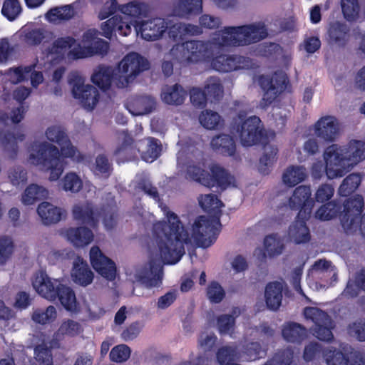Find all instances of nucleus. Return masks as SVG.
<instances>
[{"mask_svg":"<svg viewBox=\"0 0 365 365\" xmlns=\"http://www.w3.org/2000/svg\"><path fill=\"white\" fill-rule=\"evenodd\" d=\"M162 101L170 105H179L183 103L186 97V91L178 84L165 86L161 91Z\"/></svg>","mask_w":365,"mask_h":365,"instance_id":"nucleus-31","label":"nucleus"},{"mask_svg":"<svg viewBox=\"0 0 365 365\" xmlns=\"http://www.w3.org/2000/svg\"><path fill=\"white\" fill-rule=\"evenodd\" d=\"M177 155L178 169L186 179L195 180L210 187L214 185L212 180L205 170V163L202 154L195 146L181 145Z\"/></svg>","mask_w":365,"mask_h":365,"instance_id":"nucleus-8","label":"nucleus"},{"mask_svg":"<svg viewBox=\"0 0 365 365\" xmlns=\"http://www.w3.org/2000/svg\"><path fill=\"white\" fill-rule=\"evenodd\" d=\"M361 177L359 173H351L342 182L339 188L340 195L346 196L353 192L360 185Z\"/></svg>","mask_w":365,"mask_h":365,"instance_id":"nucleus-46","label":"nucleus"},{"mask_svg":"<svg viewBox=\"0 0 365 365\" xmlns=\"http://www.w3.org/2000/svg\"><path fill=\"white\" fill-rule=\"evenodd\" d=\"M68 83L72 87V94L82 106L88 110H92L99 101L98 91L91 85L85 84V79L78 73H71Z\"/></svg>","mask_w":365,"mask_h":365,"instance_id":"nucleus-14","label":"nucleus"},{"mask_svg":"<svg viewBox=\"0 0 365 365\" xmlns=\"http://www.w3.org/2000/svg\"><path fill=\"white\" fill-rule=\"evenodd\" d=\"M48 196V191L46 188L37 184H31L22 193L21 201L24 205H31Z\"/></svg>","mask_w":365,"mask_h":365,"instance_id":"nucleus-33","label":"nucleus"},{"mask_svg":"<svg viewBox=\"0 0 365 365\" xmlns=\"http://www.w3.org/2000/svg\"><path fill=\"white\" fill-rule=\"evenodd\" d=\"M364 206L361 195H356L349 199L344 205L341 214V225L347 234H351L359 230L365 235V215L360 217Z\"/></svg>","mask_w":365,"mask_h":365,"instance_id":"nucleus-13","label":"nucleus"},{"mask_svg":"<svg viewBox=\"0 0 365 365\" xmlns=\"http://www.w3.org/2000/svg\"><path fill=\"white\" fill-rule=\"evenodd\" d=\"M334 187L328 184H323L318 187L315 193V199L319 202L330 200L334 195Z\"/></svg>","mask_w":365,"mask_h":365,"instance_id":"nucleus-62","label":"nucleus"},{"mask_svg":"<svg viewBox=\"0 0 365 365\" xmlns=\"http://www.w3.org/2000/svg\"><path fill=\"white\" fill-rule=\"evenodd\" d=\"M327 365H348V359L339 351L329 350L324 353Z\"/></svg>","mask_w":365,"mask_h":365,"instance_id":"nucleus-60","label":"nucleus"},{"mask_svg":"<svg viewBox=\"0 0 365 365\" xmlns=\"http://www.w3.org/2000/svg\"><path fill=\"white\" fill-rule=\"evenodd\" d=\"M60 185L66 192L77 193L82 189L83 182L78 174L68 172L61 180Z\"/></svg>","mask_w":365,"mask_h":365,"instance_id":"nucleus-40","label":"nucleus"},{"mask_svg":"<svg viewBox=\"0 0 365 365\" xmlns=\"http://www.w3.org/2000/svg\"><path fill=\"white\" fill-rule=\"evenodd\" d=\"M71 277L76 284L83 287L89 285L93 280V272L86 262L80 257H77L73 262Z\"/></svg>","mask_w":365,"mask_h":365,"instance_id":"nucleus-23","label":"nucleus"},{"mask_svg":"<svg viewBox=\"0 0 365 365\" xmlns=\"http://www.w3.org/2000/svg\"><path fill=\"white\" fill-rule=\"evenodd\" d=\"M46 139L56 145L40 140H34L27 148V161L41 170L49 171V180L56 181L62 175L66 165V158L73 162L83 160V155L71 144L64 129L60 125L48 126L45 131Z\"/></svg>","mask_w":365,"mask_h":365,"instance_id":"nucleus-3","label":"nucleus"},{"mask_svg":"<svg viewBox=\"0 0 365 365\" xmlns=\"http://www.w3.org/2000/svg\"><path fill=\"white\" fill-rule=\"evenodd\" d=\"M225 294L223 288L216 282H212L207 288V297L212 303L220 302Z\"/></svg>","mask_w":365,"mask_h":365,"instance_id":"nucleus-56","label":"nucleus"},{"mask_svg":"<svg viewBox=\"0 0 365 365\" xmlns=\"http://www.w3.org/2000/svg\"><path fill=\"white\" fill-rule=\"evenodd\" d=\"M323 159L327 177L341 178L365 160V142L352 139L345 145L332 144L324 150Z\"/></svg>","mask_w":365,"mask_h":365,"instance_id":"nucleus-5","label":"nucleus"},{"mask_svg":"<svg viewBox=\"0 0 365 365\" xmlns=\"http://www.w3.org/2000/svg\"><path fill=\"white\" fill-rule=\"evenodd\" d=\"M307 178L306 168L303 166L292 165L288 167L282 175V181L288 187H294Z\"/></svg>","mask_w":365,"mask_h":365,"instance_id":"nucleus-36","label":"nucleus"},{"mask_svg":"<svg viewBox=\"0 0 365 365\" xmlns=\"http://www.w3.org/2000/svg\"><path fill=\"white\" fill-rule=\"evenodd\" d=\"M282 284L274 282L267 284L265 289V300L267 307L272 310L277 309L282 302Z\"/></svg>","mask_w":365,"mask_h":365,"instance_id":"nucleus-34","label":"nucleus"},{"mask_svg":"<svg viewBox=\"0 0 365 365\" xmlns=\"http://www.w3.org/2000/svg\"><path fill=\"white\" fill-rule=\"evenodd\" d=\"M114 73L115 70L111 68L101 66L94 71L91 76V81L101 90L106 91L109 88L112 82L116 86V83L113 80Z\"/></svg>","mask_w":365,"mask_h":365,"instance_id":"nucleus-30","label":"nucleus"},{"mask_svg":"<svg viewBox=\"0 0 365 365\" xmlns=\"http://www.w3.org/2000/svg\"><path fill=\"white\" fill-rule=\"evenodd\" d=\"M265 355V352L260 348L258 343H251L245 349V353L240 357L245 360L253 361L262 358Z\"/></svg>","mask_w":365,"mask_h":365,"instance_id":"nucleus-58","label":"nucleus"},{"mask_svg":"<svg viewBox=\"0 0 365 365\" xmlns=\"http://www.w3.org/2000/svg\"><path fill=\"white\" fill-rule=\"evenodd\" d=\"M200 124L207 129H214L220 122V116L211 110L203 111L199 117Z\"/></svg>","mask_w":365,"mask_h":365,"instance_id":"nucleus-52","label":"nucleus"},{"mask_svg":"<svg viewBox=\"0 0 365 365\" xmlns=\"http://www.w3.org/2000/svg\"><path fill=\"white\" fill-rule=\"evenodd\" d=\"M267 35L263 23L229 26L215 32L207 41H190L174 46L170 56L182 64L205 63L220 72L252 68L247 58L227 55L225 49L260 41Z\"/></svg>","mask_w":365,"mask_h":365,"instance_id":"nucleus-2","label":"nucleus"},{"mask_svg":"<svg viewBox=\"0 0 365 365\" xmlns=\"http://www.w3.org/2000/svg\"><path fill=\"white\" fill-rule=\"evenodd\" d=\"M166 29H169L170 37L175 41L183 40L187 36H196L202 33L201 28L190 24L176 23L169 26L168 23L160 18L142 21L136 24L135 28L137 35L146 41L158 39Z\"/></svg>","mask_w":365,"mask_h":365,"instance_id":"nucleus-7","label":"nucleus"},{"mask_svg":"<svg viewBox=\"0 0 365 365\" xmlns=\"http://www.w3.org/2000/svg\"><path fill=\"white\" fill-rule=\"evenodd\" d=\"M31 71V67H18L9 68L5 71H0V75L4 76L2 78L5 82L17 83L27 78V75Z\"/></svg>","mask_w":365,"mask_h":365,"instance_id":"nucleus-42","label":"nucleus"},{"mask_svg":"<svg viewBox=\"0 0 365 365\" xmlns=\"http://www.w3.org/2000/svg\"><path fill=\"white\" fill-rule=\"evenodd\" d=\"M305 334V329L299 324L288 323L284 326L282 335L285 340L290 342L299 341Z\"/></svg>","mask_w":365,"mask_h":365,"instance_id":"nucleus-45","label":"nucleus"},{"mask_svg":"<svg viewBox=\"0 0 365 365\" xmlns=\"http://www.w3.org/2000/svg\"><path fill=\"white\" fill-rule=\"evenodd\" d=\"M339 212V207L334 202L321 206L315 212L316 219L327 221L335 217Z\"/></svg>","mask_w":365,"mask_h":365,"instance_id":"nucleus-49","label":"nucleus"},{"mask_svg":"<svg viewBox=\"0 0 365 365\" xmlns=\"http://www.w3.org/2000/svg\"><path fill=\"white\" fill-rule=\"evenodd\" d=\"M13 250L11 238L6 236L0 237V264H4L9 259Z\"/></svg>","mask_w":365,"mask_h":365,"instance_id":"nucleus-54","label":"nucleus"},{"mask_svg":"<svg viewBox=\"0 0 365 365\" xmlns=\"http://www.w3.org/2000/svg\"><path fill=\"white\" fill-rule=\"evenodd\" d=\"M98 31L88 29L83 36L80 43H76L75 38L65 36L57 38L52 46L43 53L46 60L42 63L45 70L63 59L66 54L72 58H83L94 55H104L108 50V43L98 37Z\"/></svg>","mask_w":365,"mask_h":365,"instance_id":"nucleus-4","label":"nucleus"},{"mask_svg":"<svg viewBox=\"0 0 365 365\" xmlns=\"http://www.w3.org/2000/svg\"><path fill=\"white\" fill-rule=\"evenodd\" d=\"M73 215L75 220L81 223L87 224L93 227L97 225L100 215L88 202L76 204L73 207Z\"/></svg>","mask_w":365,"mask_h":365,"instance_id":"nucleus-24","label":"nucleus"},{"mask_svg":"<svg viewBox=\"0 0 365 365\" xmlns=\"http://www.w3.org/2000/svg\"><path fill=\"white\" fill-rule=\"evenodd\" d=\"M201 207L213 213L212 217L200 216L190 229L185 230L178 215L163 203H159L168 224L158 222L153 224V232L158 249L151 252L150 262L145 267L135 270L134 279L147 288L159 287L163 279L161 262L167 264L178 263L185 254V245L195 244L199 247H210L217 238L220 230V213L222 203L212 194L202 195L199 199Z\"/></svg>","mask_w":365,"mask_h":365,"instance_id":"nucleus-1","label":"nucleus"},{"mask_svg":"<svg viewBox=\"0 0 365 365\" xmlns=\"http://www.w3.org/2000/svg\"><path fill=\"white\" fill-rule=\"evenodd\" d=\"M190 101L195 107L202 108L205 106L208 99L206 93L202 91L199 88H193L190 91Z\"/></svg>","mask_w":365,"mask_h":365,"instance_id":"nucleus-61","label":"nucleus"},{"mask_svg":"<svg viewBox=\"0 0 365 365\" xmlns=\"http://www.w3.org/2000/svg\"><path fill=\"white\" fill-rule=\"evenodd\" d=\"M118 10L125 16L116 15L101 24L102 35L106 38H110L113 33L123 36H128L132 31V26L135 28V25L140 24L137 19L145 14L146 6L137 1H131L120 5Z\"/></svg>","mask_w":365,"mask_h":365,"instance_id":"nucleus-9","label":"nucleus"},{"mask_svg":"<svg viewBox=\"0 0 365 365\" xmlns=\"http://www.w3.org/2000/svg\"><path fill=\"white\" fill-rule=\"evenodd\" d=\"M344 17L349 21H356L359 14L360 6L358 0H341Z\"/></svg>","mask_w":365,"mask_h":365,"instance_id":"nucleus-47","label":"nucleus"},{"mask_svg":"<svg viewBox=\"0 0 365 365\" xmlns=\"http://www.w3.org/2000/svg\"><path fill=\"white\" fill-rule=\"evenodd\" d=\"M277 148L275 146L266 145L264 154L259 160V170L263 175L269 173L272 165L275 161Z\"/></svg>","mask_w":365,"mask_h":365,"instance_id":"nucleus-44","label":"nucleus"},{"mask_svg":"<svg viewBox=\"0 0 365 365\" xmlns=\"http://www.w3.org/2000/svg\"><path fill=\"white\" fill-rule=\"evenodd\" d=\"M202 11V0H180L174 12L175 15L188 17L195 15Z\"/></svg>","mask_w":365,"mask_h":365,"instance_id":"nucleus-37","label":"nucleus"},{"mask_svg":"<svg viewBox=\"0 0 365 365\" xmlns=\"http://www.w3.org/2000/svg\"><path fill=\"white\" fill-rule=\"evenodd\" d=\"M20 33L23 40L29 45H38L52 38V32L34 24L25 25Z\"/></svg>","mask_w":365,"mask_h":365,"instance_id":"nucleus-20","label":"nucleus"},{"mask_svg":"<svg viewBox=\"0 0 365 365\" xmlns=\"http://www.w3.org/2000/svg\"><path fill=\"white\" fill-rule=\"evenodd\" d=\"M309 274L313 277H322L324 279L329 278L325 284H320V288L331 286L336 280V272L331 263L324 259L317 261L309 271Z\"/></svg>","mask_w":365,"mask_h":365,"instance_id":"nucleus-26","label":"nucleus"},{"mask_svg":"<svg viewBox=\"0 0 365 365\" xmlns=\"http://www.w3.org/2000/svg\"><path fill=\"white\" fill-rule=\"evenodd\" d=\"M340 125L337 119L332 115L322 117L314 125L315 134L328 142H333L339 135Z\"/></svg>","mask_w":365,"mask_h":365,"instance_id":"nucleus-19","label":"nucleus"},{"mask_svg":"<svg viewBox=\"0 0 365 365\" xmlns=\"http://www.w3.org/2000/svg\"><path fill=\"white\" fill-rule=\"evenodd\" d=\"M57 319V310L55 307L50 305L46 309H36L31 314L34 322L41 325L53 323Z\"/></svg>","mask_w":365,"mask_h":365,"instance_id":"nucleus-38","label":"nucleus"},{"mask_svg":"<svg viewBox=\"0 0 365 365\" xmlns=\"http://www.w3.org/2000/svg\"><path fill=\"white\" fill-rule=\"evenodd\" d=\"M130 349L127 345L120 344L112 349L110 358L111 361L115 362H123L130 357Z\"/></svg>","mask_w":365,"mask_h":365,"instance_id":"nucleus-55","label":"nucleus"},{"mask_svg":"<svg viewBox=\"0 0 365 365\" xmlns=\"http://www.w3.org/2000/svg\"><path fill=\"white\" fill-rule=\"evenodd\" d=\"M1 13L9 21L16 19L21 13V6L19 1L5 0Z\"/></svg>","mask_w":365,"mask_h":365,"instance_id":"nucleus-50","label":"nucleus"},{"mask_svg":"<svg viewBox=\"0 0 365 365\" xmlns=\"http://www.w3.org/2000/svg\"><path fill=\"white\" fill-rule=\"evenodd\" d=\"M37 213L44 225H51L61 220L63 210L48 202H43L38 205Z\"/></svg>","mask_w":365,"mask_h":365,"instance_id":"nucleus-27","label":"nucleus"},{"mask_svg":"<svg viewBox=\"0 0 365 365\" xmlns=\"http://www.w3.org/2000/svg\"><path fill=\"white\" fill-rule=\"evenodd\" d=\"M311 195L312 191L309 186L300 185L294 190L289 200L288 205L291 209H299V217L309 219L314 205Z\"/></svg>","mask_w":365,"mask_h":365,"instance_id":"nucleus-17","label":"nucleus"},{"mask_svg":"<svg viewBox=\"0 0 365 365\" xmlns=\"http://www.w3.org/2000/svg\"><path fill=\"white\" fill-rule=\"evenodd\" d=\"M149 68L147 59L137 53H130L118 63L113 80L118 88L127 87L143 71Z\"/></svg>","mask_w":365,"mask_h":365,"instance_id":"nucleus-12","label":"nucleus"},{"mask_svg":"<svg viewBox=\"0 0 365 365\" xmlns=\"http://www.w3.org/2000/svg\"><path fill=\"white\" fill-rule=\"evenodd\" d=\"M130 187H133L137 192H143L155 200H158L156 188L152 187L145 174L136 175L134 181L130 185Z\"/></svg>","mask_w":365,"mask_h":365,"instance_id":"nucleus-41","label":"nucleus"},{"mask_svg":"<svg viewBox=\"0 0 365 365\" xmlns=\"http://www.w3.org/2000/svg\"><path fill=\"white\" fill-rule=\"evenodd\" d=\"M347 32L348 29L345 24L336 22L331 25L329 29V36L333 41L339 43L346 38Z\"/></svg>","mask_w":365,"mask_h":365,"instance_id":"nucleus-53","label":"nucleus"},{"mask_svg":"<svg viewBox=\"0 0 365 365\" xmlns=\"http://www.w3.org/2000/svg\"><path fill=\"white\" fill-rule=\"evenodd\" d=\"M153 98L144 96L137 98L127 104V109L133 115H143L150 113L155 108Z\"/></svg>","mask_w":365,"mask_h":365,"instance_id":"nucleus-32","label":"nucleus"},{"mask_svg":"<svg viewBox=\"0 0 365 365\" xmlns=\"http://www.w3.org/2000/svg\"><path fill=\"white\" fill-rule=\"evenodd\" d=\"M212 148L223 155H232L235 152V145L232 138L222 134L213 138L210 143Z\"/></svg>","mask_w":365,"mask_h":365,"instance_id":"nucleus-35","label":"nucleus"},{"mask_svg":"<svg viewBox=\"0 0 365 365\" xmlns=\"http://www.w3.org/2000/svg\"><path fill=\"white\" fill-rule=\"evenodd\" d=\"M35 363L33 365H52L51 351L45 344L38 345L34 349Z\"/></svg>","mask_w":365,"mask_h":365,"instance_id":"nucleus-51","label":"nucleus"},{"mask_svg":"<svg viewBox=\"0 0 365 365\" xmlns=\"http://www.w3.org/2000/svg\"><path fill=\"white\" fill-rule=\"evenodd\" d=\"M354 36L359 49L365 53V21H360L356 29L354 30Z\"/></svg>","mask_w":365,"mask_h":365,"instance_id":"nucleus-64","label":"nucleus"},{"mask_svg":"<svg viewBox=\"0 0 365 365\" xmlns=\"http://www.w3.org/2000/svg\"><path fill=\"white\" fill-rule=\"evenodd\" d=\"M75 14L73 6L68 4L51 8L45 14V19L49 23L58 24L71 19Z\"/></svg>","mask_w":365,"mask_h":365,"instance_id":"nucleus-28","label":"nucleus"},{"mask_svg":"<svg viewBox=\"0 0 365 365\" xmlns=\"http://www.w3.org/2000/svg\"><path fill=\"white\" fill-rule=\"evenodd\" d=\"M61 235L77 247L86 246L93 240L92 231L86 227L65 228L61 230Z\"/></svg>","mask_w":365,"mask_h":365,"instance_id":"nucleus-22","label":"nucleus"},{"mask_svg":"<svg viewBox=\"0 0 365 365\" xmlns=\"http://www.w3.org/2000/svg\"><path fill=\"white\" fill-rule=\"evenodd\" d=\"M293 357V351L288 349L283 351L282 354L276 355L272 361H269V365H289Z\"/></svg>","mask_w":365,"mask_h":365,"instance_id":"nucleus-63","label":"nucleus"},{"mask_svg":"<svg viewBox=\"0 0 365 365\" xmlns=\"http://www.w3.org/2000/svg\"><path fill=\"white\" fill-rule=\"evenodd\" d=\"M304 314L307 319L314 324V334L316 337L323 341H329L332 339V322L325 312L317 307H307L304 309Z\"/></svg>","mask_w":365,"mask_h":365,"instance_id":"nucleus-16","label":"nucleus"},{"mask_svg":"<svg viewBox=\"0 0 365 365\" xmlns=\"http://www.w3.org/2000/svg\"><path fill=\"white\" fill-rule=\"evenodd\" d=\"M82 331L81 324L73 319H63L60 323L58 328L53 333L50 341L51 347L58 346L59 343L66 338L74 337Z\"/></svg>","mask_w":365,"mask_h":365,"instance_id":"nucleus-21","label":"nucleus"},{"mask_svg":"<svg viewBox=\"0 0 365 365\" xmlns=\"http://www.w3.org/2000/svg\"><path fill=\"white\" fill-rule=\"evenodd\" d=\"M205 92L211 101H216L222 97L223 87L220 80L217 77L208 78L205 83Z\"/></svg>","mask_w":365,"mask_h":365,"instance_id":"nucleus-43","label":"nucleus"},{"mask_svg":"<svg viewBox=\"0 0 365 365\" xmlns=\"http://www.w3.org/2000/svg\"><path fill=\"white\" fill-rule=\"evenodd\" d=\"M90 261L93 268L101 277L112 281L116 277L115 264L94 246L90 250Z\"/></svg>","mask_w":365,"mask_h":365,"instance_id":"nucleus-18","label":"nucleus"},{"mask_svg":"<svg viewBox=\"0 0 365 365\" xmlns=\"http://www.w3.org/2000/svg\"><path fill=\"white\" fill-rule=\"evenodd\" d=\"M32 286L46 299L53 302L58 299L67 311H78L76 294L72 288L63 283L62 279L51 278L46 272L40 271L34 276Z\"/></svg>","mask_w":365,"mask_h":365,"instance_id":"nucleus-6","label":"nucleus"},{"mask_svg":"<svg viewBox=\"0 0 365 365\" xmlns=\"http://www.w3.org/2000/svg\"><path fill=\"white\" fill-rule=\"evenodd\" d=\"M210 170L214 180L222 189L237 186L235 178L219 165L212 166Z\"/></svg>","mask_w":365,"mask_h":365,"instance_id":"nucleus-39","label":"nucleus"},{"mask_svg":"<svg viewBox=\"0 0 365 365\" xmlns=\"http://www.w3.org/2000/svg\"><path fill=\"white\" fill-rule=\"evenodd\" d=\"M110 166L108 159L103 155H98L96 160L93 173L96 175L107 178L110 175Z\"/></svg>","mask_w":365,"mask_h":365,"instance_id":"nucleus-57","label":"nucleus"},{"mask_svg":"<svg viewBox=\"0 0 365 365\" xmlns=\"http://www.w3.org/2000/svg\"><path fill=\"white\" fill-rule=\"evenodd\" d=\"M255 81L257 82L264 91L260 106L265 108L285 89L287 77L284 72L279 71L272 76L269 75L259 76L255 78Z\"/></svg>","mask_w":365,"mask_h":365,"instance_id":"nucleus-15","label":"nucleus"},{"mask_svg":"<svg viewBox=\"0 0 365 365\" xmlns=\"http://www.w3.org/2000/svg\"><path fill=\"white\" fill-rule=\"evenodd\" d=\"M120 146L115 150V155L120 156L121 154L133 155L137 152H141L143 160L152 163L160 155L162 145L158 140L148 138L143 140H139L134 145L133 138L125 131L119 134Z\"/></svg>","mask_w":365,"mask_h":365,"instance_id":"nucleus-11","label":"nucleus"},{"mask_svg":"<svg viewBox=\"0 0 365 365\" xmlns=\"http://www.w3.org/2000/svg\"><path fill=\"white\" fill-rule=\"evenodd\" d=\"M235 319L232 315H222L217 319V328L222 334H231L234 327Z\"/></svg>","mask_w":365,"mask_h":365,"instance_id":"nucleus-59","label":"nucleus"},{"mask_svg":"<svg viewBox=\"0 0 365 365\" xmlns=\"http://www.w3.org/2000/svg\"><path fill=\"white\" fill-rule=\"evenodd\" d=\"M264 250L257 248L254 252V255L259 260H264L267 256L272 257L280 255L283 250V244L277 235L267 236L264 240Z\"/></svg>","mask_w":365,"mask_h":365,"instance_id":"nucleus-25","label":"nucleus"},{"mask_svg":"<svg viewBox=\"0 0 365 365\" xmlns=\"http://www.w3.org/2000/svg\"><path fill=\"white\" fill-rule=\"evenodd\" d=\"M297 216V220L293 222L288 231V236L291 241L299 244L309 241L310 238L309 231L306 225L305 220Z\"/></svg>","mask_w":365,"mask_h":365,"instance_id":"nucleus-29","label":"nucleus"},{"mask_svg":"<svg viewBox=\"0 0 365 365\" xmlns=\"http://www.w3.org/2000/svg\"><path fill=\"white\" fill-rule=\"evenodd\" d=\"M360 289L365 291V270H362L354 281H349L342 294L347 297H354L358 294Z\"/></svg>","mask_w":365,"mask_h":365,"instance_id":"nucleus-48","label":"nucleus"},{"mask_svg":"<svg viewBox=\"0 0 365 365\" xmlns=\"http://www.w3.org/2000/svg\"><path fill=\"white\" fill-rule=\"evenodd\" d=\"M235 110L237 117L232 127V133L238 138L243 146H252L261 141L263 136V125L257 116L245 118L248 113L247 106L238 103Z\"/></svg>","mask_w":365,"mask_h":365,"instance_id":"nucleus-10","label":"nucleus"}]
</instances>
